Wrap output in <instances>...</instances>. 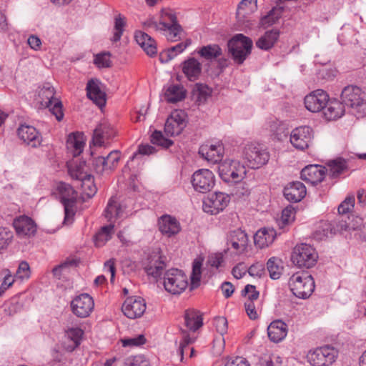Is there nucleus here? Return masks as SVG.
Returning a JSON list of instances; mask_svg holds the SVG:
<instances>
[{
    "instance_id": "nucleus-29",
    "label": "nucleus",
    "mask_w": 366,
    "mask_h": 366,
    "mask_svg": "<svg viewBox=\"0 0 366 366\" xmlns=\"http://www.w3.org/2000/svg\"><path fill=\"white\" fill-rule=\"evenodd\" d=\"M277 236V232L273 228H262L254 235V244L260 249L271 244Z\"/></svg>"
},
{
    "instance_id": "nucleus-31",
    "label": "nucleus",
    "mask_w": 366,
    "mask_h": 366,
    "mask_svg": "<svg viewBox=\"0 0 366 366\" xmlns=\"http://www.w3.org/2000/svg\"><path fill=\"white\" fill-rule=\"evenodd\" d=\"M287 334V325L282 320L273 321L267 327L269 340L274 342L282 340Z\"/></svg>"
},
{
    "instance_id": "nucleus-28",
    "label": "nucleus",
    "mask_w": 366,
    "mask_h": 366,
    "mask_svg": "<svg viewBox=\"0 0 366 366\" xmlns=\"http://www.w3.org/2000/svg\"><path fill=\"white\" fill-rule=\"evenodd\" d=\"M164 257L154 254L148 258V262L144 267L145 272L149 276L157 279L160 277L166 267Z\"/></svg>"
},
{
    "instance_id": "nucleus-58",
    "label": "nucleus",
    "mask_w": 366,
    "mask_h": 366,
    "mask_svg": "<svg viewBox=\"0 0 366 366\" xmlns=\"http://www.w3.org/2000/svg\"><path fill=\"white\" fill-rule=\"evenodd\" d=\"M125 24V18L123 16L119 14L117 16H116L114 22L115 32L114 33V36L112 39V41L117 42L120 40Z\"/></svg>"
},
{
    "instance_id": "nucleus-7",
    "label": "nucleus",
    "mask_w": 366,
    "mask_h": 366,
    "mask_svg": "<svg viewBox=\"0 0 366 366\" xmlns=\"http://www.w3.org/2000/svg\"><path fill=\"white\" fill-rule=\"evenodd\" d=\"M338 350L330 345H325L310 351L307 355L312 366H329L335 362Z\"/></svg>"
},
{
    "instance_id": "nucleus-1",
    "label": "nucleus",
    "mask_w": 366,
    "mask_h": 366,
    "mask_svg": "<svg viewBox=\"0 0 366 366\" xmlns=\"http://www.w3.org/2000/svg\"><path fill=\"white\" fill-rule=\"evenodd\" d=\"M288 285L295 297L303 300L311 296L315 287L312 275L305 272L292 274L289 279Z\"/></svg>"
},
{
    "instance_id": "nucleus-51",
    "label": "nucleus",
    "mask_w": 366,
    "mask_h": 366,
    "mask_svg": "<svg viewBox=\"0 0 366 366\" xmlns=\"http://www.w3.org/2000/svg\"><path fill=\"white\" fill-rule=\"evenodd\" d=\"M202 263L199 261H194L192 264V271L190 277V290L197 288L200 284Z\"/></svg>"
},
{
    "instance_id": "nucleus-60",
    "label": "nucleus",
    "mask_w": 366,
    "mask_h": 366,
    "mask_svg": "<svg viewBox=\"0 0 366 366\" xmlns=\"http://www.w3.org/2000/svg\"><path fill=\"white\" fill-rule=\"evenodd\" d=\"M121 157V153L119 150L112 151L104 159L107 161V167L108 172H111L117 167Z\"/></svg>"
},
{
    "instance_id": "nucleus-53",
    "label": "nucleus",
    "mask_w": 366,
    "mask_h": 366,
    "mask_svg": "<svg viewBox=\"0 0 366 366\" xmlns=\"http://www.w3.org/2000/svg\"><path fill=\"white\" fill-rule=\"evenodd\" d=\"M235 163H240L237 160H225L221 162L218 167L219 174L222 180H227L229 179L228 174L232 172L233 167H237V164Z\"/></svg>"
},
{
    "instance_id": "nucleus-59",
    "label": "nucleus",
    "mask_w": 366,
    "mask_h": 366,
    "mask_svg": "<svg viewBox=\"0 0 366 366\" xmlns=\"http://www.w3.org/2000/svg\"><path fill=\"white\" fill-rule=\"evenodd\" d=\"M151 142L152 144L161 146L164 148H169L173 144L172 140L165 138L161 132L157 130L152 133Z\"/></svg>"
},
{
    "instance_id": "nucleus-22",
    "label": "nucleus",
    "mask_w": 366,
    "mask_h": 366,
    "mask_svg": "<svg viewBox=\"0 0 366 366\" xmlns=\"http://www.w3.org/2000/svg\"><path fill=\"white\" fill-rule=\"evenodd\" d=\"M159 230L162 234L171 237L181 231L179 221L169 214H164L158 219Z\"/></svg>"
},
{
    "instance_id": "nucleus-30",
    "label": "nucleus",
    "mask_w": 366,
    "mask_h": 366,
    "mask_svg": "<svg viewBox=\"0 0 366 366\" xmlns=\"http://www.w3.org/2000/svg\"><path fill=\"white\" fill-rule=\"evenodd\" d=\"M199 153L208 162L216 164L222 161L223 147L220 144L203 146L200 147Z\"/></svg>"
},
{
    "instance_id": "nucleus-13",
    "label": "nucleus",
    "mask_w": 366,
    "mask_h": 366,
    "mask_svg": "<svg viewBox=\"0 0 366 366\" xmlns=\"http://www.w3.org/2000/svg\"><path fill=\"white\" fill-rule=\"evenodd\" d=\"M313 138V131L310 127H297L290 133V142L297 149L304 150L309 147Z\"/></svg>"
},
{
    "instance_id": "nucleus-21",
    "label": "nucleus",
    "mask_w": 366,
    "mask_h": 366,
    "mask_svg": "<svg viewBox=\"0 0 366 366\" xmlns=\"http://www.w3.org/2000/svg\"><path fill=\"white\" fill-rule=\"evenodd\" d=\"M337 232H340L338 227V219L332 222L322 220L317 224L313 232V237L317 241H322L332 237Z\"/></svg>"
},
{
    "instance_id": "nucleus-32",
    "label": "nucleus",
    "mask_w": 366,
    "mask_h": 366,
    "mask_svg": "<svg viewBox=\"0 0 366 366\" xmlns=\"http://www.w3.org/2000/svg\"><path fill=\"white\" fill-rule=\"evenodd\" d=\"M134 38L137 44L144 49L147 55L150 56L156 55L157 49L153 38L141 31L135 32Z\"/></svg>"
},
{
    "instance_id": "nucleus-61",
    "label": "nucleus",
    "mask_w": 366,
    "mask_h": 366,
    "mask_svg": "<svg viewBox=\"0 0 366 366\" xmlns=\"http://www.w3.org/2000/svg\"><path fill=\"white\" fill-rule=\"evenodd\" d=\"M31 275L30 267L28 262L22 261L19 263L14 279L24 280L29 278Z\"/></svg>"
},
{
    "instance_id": "nucleus-3",
    "label": "nucleus",
    "mask_w": 366,
    "mask_h": 366,
    "mask_svg": "<svg viewBox=\"0 0 366 366\" xmlns=\"http://www.w3.org/2000/svg\"><path fill=\"white\" fill-rule=\"evenodd\" d=\"M60 202L64 208V224H71L75 214L77 192L73 187L64 182H60L56 187Z\"/></svg>"
},
{
    "instance_id": "nucleus-24",
    "label": "nucleus",
    "mask_w": 366,
    "mask_h": 366,
    "mask_svg": "<svg viewBox=\"0 0 366 366\" xmlns=\"http://www.w3.org/2000/svg\"><path fill=\"white\" fill-rule=\"evenodd\" d=\"M116 134L114 127L107 122H101L94 130L92 142L94 145L101 147L104 141L113 138Z\"/></svg>"
},
{
    "instance_id": "nucleus-8",
    "label": "nucleus",
    "mask_w": 366,
    "mask_h": 366,
    "mask_svg": "<svg viewBox=\"0 0 366 366\" xmlns=\"http://www.w3.org/2000/svg\"><path fill=\"white\" fill-rule=\"evenodd\" d=\"M244 157L248 165L252 168H259L269 159V153L267 149L258 144L250 143L245 146L243 152Z\"/></svg>"
},
{
    "instance_id": "nucleus-11",
    "label": "nucleus",
    "mask_w": 366,
    "mask_h": 366,
    "mask_svg": "<svg viewBox=\"0 0 366 366\" xmlns=\"http://www.w3.org/2000/svg\"><path fill=\"white\" fill-rule=\"evenodd\" d=\"M94 307L93 298L86 293L76 296L71 302L72 312L77 317L84 318L89 316Z\"/></svg>"
},
{
    "instance_id": "nucleus-9",
    "label": "nucleus",
    "mask_w": 366,
    "mask_h": 366,
    "mask_svg": "<svg viewBox=\"0 0 366 366\" xmlns=\"http://www.w3.org/2000/svg\"><path fill=\"white\" fill-rule=\"evenodd\" d=\"M192 184L196 191L206 193L214 186V176L209 169H199L192 175Z\"/></svg>"
},
{
    "instance_id": "nucleus-43",
    "label": "nucleus",
    "mask_w": 366,
    "mask_h": 366,
    "mask_svg": "<svg viewBox=\"0 0 366 366\" xmlns=\"http://www.w3.org/2000/svg\"><path fill=\"white\" fill-rule=\"evenodd\" d=\"M267 269L272 280H278L282 273L283 266L280 259L272 257L267 262Z\"/></svg>"
},
{
    "instance_id": "nucleus-39",
    "label": "nucleus",
    "mask_w": 366,
    "mask_h": 366,
    "mask_svg": "<svg viewBox=\"0 0 366 366\" xmlns=\"http://www.w3.org/2000/svg\"><path fill=\"white\" fill-rule=\"evenodd\" d=\"M197 54L205 60L212 61L222 56V50L218 44H213L202 46Z\"/></svg>"
},
{
    "instance_id": "nucleus-49",
    "label": "nucleus",
    "mask_w": 366,
    "mask_h": 366,
    "mask_svg": "<svg viewBox=\"0 0 366 366\" xmlns=\"http://www.w3.org/2000/svg\"><path fill=\"white\" fill-rule=\"evenodd\" d=\"M235 164H237V167H233V169H232V172L228 174L229 179L223 180L224 182L228 183H238L246 177L247 169L244 164L241 163H235Z\"/></svg>"
},
{
    "instance_id": "nucleus-52",
    "label": "nucleus",
    "mask_w": 366,
    "mask_h": 366,
    "mask_svg": "<svg viewBox=\"0 0 366 366\" xmlns=\"http://www.w3.org/2000/svg\"><path fill=\"white\" fill-rule=\"evenodd\" d=\"M14 239L13 232L4 227H0V251L6 249L12 243Z\"/></svg>"
},
{
    "instance_id": "nucleus-27",
    "label": "nucleus",
    "mask_w": 366,
    "mask_h": 366,
    "mask_svg": "<svg viewBox=\"0 0 366 366\" xmlns=\"http://www.w3.org/2000/svg\"><path fill=\"white\" fill-rule=\"evenodd\" d=\"M83 335L84 331L79 327H69L65 330L64 348L68 352H73L80 345Z\"/></svg>"
},
{
    "instance_id": "nucleus-50",
    "label": "nucleus",
    "mask_w": 366,
    "mask_h": 366,
    "mask_svg": "<svg viewBox=\"0 0 366 366\" xmlns=\"http://www.w3.org/2000/svg\"><path fill=\"white\" fill-rule=\"evenodd\" d=\"M3 307L4 313L11 316L21 312L23 309V305L19 301V297H14L10 300L5 302Z\"/></svg>"
},
{
    "instance_id": "nucleus-18",
    "label": "nucleus",
    "mask_w": 366,
    "mask_h": 366,
    "mask_svg": "<svg viewBox=\"0 0 366 366\" xmlns=\"http://www.w3.org/2000/svg\"><path fill=\"white\" fill-rule=\"evenodd\" d=\"M186 127L185 114L182 111H175L167 118L164 132L168 136H177L182 133Z\"/></svg>"
},
{
    "instance_id": "nucleus-35",
    "label": "nucleus",
    "mask_w": 366,
    "mask_h": 366,
    "mask_svg": "<svg viewBox=\"0 0 366 366\" xmlns=\"http://www.w3.org/2000/svg\"><path fill=\"white\" fill-rule=\"evenodd\" d=\"M54 88L50 83H44L39 87L38 97L40 104L44 107H50L56 99L54 98Z\"/></svg>"
},
{
    "instance_id": "nucleus-44",
    "label": "nucleus",
    "mask_w": 366,
    "mask_h": 366,
    "mask_svg": "<svg viewBox=\"0 0 366 366\" xmlns=\"http://www.w3.org/2000/svg\"><path fill=\"white\" fill-rule=\"evenodd\" d=\"M186 327L192 331H196L202 325V320L198 312L194 310H187L184 314Z\"/></svg>"
},
{
    "instance_id": "nucleus-63",
    "label": "nucleus",
    "mask_w": 366,
    "mask_h": 366,
    "mask_svg": "<svg viewBox=\"0 0 366 366\" xmlns=\"http://www.w3.org/2000/svg\"><path fill=\"white\" fill-rule=\"evenodd\" d=\"M355 196L353 194L349 195L339 205L338 212L340 214H345L348 213L354 207L355 205Z\"/></svg>"
},
{
    "instance_id": "nucleus-56",
    "label": "nucleus",
    "mask_w": 366,
    "mask_h": 366,
    "mask_svg": "<svg viewBox=\"0 0 366 366\" xmlns=\"http://www.w3.org/2000/svg\"><path fill=\"white\" fill-rule=\"evenodd\" d=\"M355 35V31L350 25H344L338 35V40L341 44H347L352 41Z\"/></svg>"
},
{
    "instance_id": "nucleus-2",
    "label": "nucleus",
    "mask_w": 366,
    "mask_h": 366,
    "mask_svg": "<svg viewBox=\"0 0 366 366\" xmlns=\"http://www.w3.org/2000/svg\"><path fill=\"white\" fill-rule=\"evenodd\" d=\"M227 46L234 61L242 64L251 54L253 42L244 34H237L228 41Z\"/></svg>"
},
{
    "instance_id": "nucleus-17",
    "label": "nucleus",
    "mask_w": 366,
    "mask_h": 366,
    "mask_svg": "<svg viewBox=\"0 0 366 366\" xmlns=\"http://www.w3.org/2000/svg\"><path fill=\"white\" fill-rule=\"evenodd\" d=\"M162 17L164 20H167V26L165 27V35L168 41H177L181 39L183 29L178 23L175 14L170 11H163Z\"/></svg>"
},
{
    "instance_id": "nucleus-6",
    "label": "nucleus",
    "mask_w": 366,
    "mask_h": 366,
    "mask_svg": "<svg viewBox=\"0 0 366 366\" xmlns=\"http://www.w3.org/2000/svg\"><path fill=\"white\" fill-rule=\"evenodd\" d=\"M164 289L172 295H179L188 286L187 275L180 269H170L164 275Z\"/></svg>"
},
{
    "instance_id": "nucleus-41",
    "label": "nucleus",
    "mask_w": 366,
    "mask_h": 366,
    "mask_svg": "<svg viewBox=\"0 0 366 366\" xmlns=\"http://www.w3.org/2000/svg\"><path fill=\"white\" fill-rule=\"evenodd\" d=\"M327 166L330 168V175L332 178L338 177L348 169L347 162L342 157L329 161Z\"/></svg>"
},
{
    "instance_id": "nucleus-15",
    "label": "nucleus",
    "mask_w": 366,
    "mask_h": 366,
    "mask_svg": "<svg viewBox=\"0 0 366 366\" xmlns=\"http://www.w3.org/2000/svg\"><path fill=\"white\" fill-rule=\"evenodd\" d=\"M338 227L340 232L343 231L348 232L352 237L355 239L356 233L362 232L366 224L363 219L355 215L340 216L338 218Z\"/></svg>"
},
{
    "instance_id": "nucleus-16",
    "label": "nucleus",
    "mask_w": 366,
    "mask_h": 366,
    "mask_svg": "<svg viewBox=\"0 0 366 366\" xmlns=\"http://www.w3.org/2000/svg\"><path fill=\"white\" fill-rule=\"evenodd\" d=\"M328 100L329 96L325 91L317 89L305 97V105L311 112H318L325 108Z\"/></svg>"
},
{
    "instance_id": "nucleus-33",
    "label": "nucleus",
    "mask_w": 366,
    "mask_h": 366,
    "mask_svg": "<svg viewBox=\"0 0 366 366\" xmlns=\"http://www.w3.org/2000/svg\"><path fill=\"white\" fill-rule=\"evenodd\" d=\"M345 106L342 101H330L329 99L326 106L322 109L324 116L329 121L335 120L344 114L345 111Z\"/></svg>"
},
{
    "instance_id": "nucleus-54",
    "label": "nucleus",
    "mask_w": 366,
    "mask_h": 366,
    "mask_svg": "<svg viewBox=\"0 0 366 366\" xmlns=\"http://www.w3.org/2000/svg\"><path fill=\"white\" fill-rule=\"evenodd\" d=\"M280 357L272 354H263L259 360V366H281Z\"/></svg>"
},
{
    "instance_id": "nucleus-23",
    "label": "nucleus",
    "mask_w": 366,
    "mask_h": 366,
    "mask_svg": "<svg viewBox=\"0 0 366 366\" xmlns=\"http://www.w3.org/2000/svg\"><path fill=\"white\" fill-rule=\"evenodd\" d=\"M17 134L24 143L31 147H36L41 144V137L32 126L21 124L17 130Z\"/></svg>"
},
{
    "instance_id": "nucleus-36",
    "label": "nucleus",
    "mask_w": 366,
    "mask_h": 366,
    "mask_svg": "<svg viewBox=\"0 0 366 366\" xmlns=\"http://www.w3.org/2000/svg\"><path fill=\"white\" fill-rule=\"evenodd\" d=\"M280 36L278 29H272L267 31L256 42V46L262 50L271 49L277 42Z\"/></svg>"
},
{
    "instance_id": "nucleus-45",
    "label": "nucleus",
    "mask_w": 366,
    "mask_h": 366,
    "mask_svg": "<svg viewBox=\"0 0 366 366\" xmlns=\"http://www.w3.org/2000/svg\"><path fill=\"white\" fill-rule=\"evenodd\" d=\"M282 13V8H272L269 13L261 18L259 25L262 27L267 28L277 22L281 17Z\"/></svg>"
},
{
    "instance_id": "nucleus-64",
    "label": "nucleus",
    "mask_w": 366,
    "mask_h": 366,
    "mask_svg": "<svg viewBox=\"0 0 366 366\" xmlns=\"http://www.w3.org/2000/svg\"><path fill=\"white\" fill-rule=\"evenodd\" d=\"M124 364L125 366H150L149 360L141 355L128 357Z\"/></svg>"
},
{
    "instance_id": "nucleus-12",
    "label": "nucleus",
    "mask_w": 366,
    "mask_h": 366,
    "mask_svg": "<svg viewBox=\"0 0 366 366\" xmlns=\"http://www.w3.org/2000/svg\"><path fill=\"white\" fill-rule=\"evenodd\" d=\"M144 299L139 296L127 297L123 303L122 310L129 319H136L142 316L146 310Z\"/></svg>"
},
{
    "instance_id": "nucleus-34",
    "label": "nucleus",
    "mask_w": 366,
    "mask_h": 366,
    "mask_svg": "<svg viewBox=\"0 0 366 366\" xmlns=\"http://www.w3.org/2000/svg\"><path fill=\"white\" fill-rule=\"evenodd\" d=\"M182 71L188 80H197L202 73V64L194 58H189L183 62Z\"/></svg>"
},
{
    "instance_id": "nucleus-38",
    "label": "nucleus",
    "mask_w": 366,
    "mask_h": 366,
    "mask_svg": "<svg viewBox=\"0 0 366 366\" xmlns=\"http://www.w3.org/2000/svg\"><path fill=\"white\" fill-rule=\"evenodd\" d=\"M84 146L83 141V134L79 132L71 133L66 140V147L68 149H73V155L76 157L79 155Z\"/></svg>"
},
{
    "instance_id": "nucleus-19",
    "label": "nucleus",
    "mask_w": 366,
    "mask_h": 366,
    "mask_svg": "<svg viewBox=\"0 0 366 366\" xmlns=\"http://www.w3.org/2000/svg\"><path fill=\"white\" fill-rule=\"evenodd\" d=\"M247 244L248 237L244 231L237 229L227 234V249H233L236 254L242 253L245 251Z\"/></svg>"
},
{
    "instance_id": "nucleus-37",
    "label": "nucleus",
    "mask_w": 366,
    "mask_h": 366,
    "mask_svg": "<svg viewBox=\"0 0 366 366\" xmlns=\"http://www.w3.org/2000/svg\"><path fill=\"white\" fill-rule=\"evenodd\" d=\"M186 92L179 84H172L166 89L165 99L169 103H176L185 98Z\"/></svg>"
},
{
    "instance_id": "nucleus-4",
    "label": "nucleus",
    "mask_w": 366,
    "mask_h": 366,
    "mask_svg": "<svg viewBox=\"0 0 366 366\" xmlns=\"http://www.w3.org/2000/svg\"><path fill=\"white\" fill-rule=\"evenodd\" d=\"M362 89L355 85L345 86L341 93V101L345 107L358 113L366 112V99Z\"/></svg>"
},
{
    "instance_id": "nucleus-55",
    "label": "nucleus",
    "mask_w": 366,
    "mask_h": 366,
    "mask_svg": "<svg viewBox=\"0 0 366 366\" xmlns=\"http://www.w3.org/2000/svg\"><path fill=\"white\" fill-rule=\"evenodd\" d=\"M83 192L88 197L91 198L97 193V188L93 182V177L89 174L81 183Z\"/></svg>"
},
{
    "instance_id": "nucleus-48",
    "label": "nucleus",
    "mask_w": 366,
    "mask_h": 366,
    "mask_svg": "<svg viewBox=\"0 0 366 366\" xmlns=\"http://www.w3.org/2000/svg\"><path fill=\"white\" fill-rule=\"evenodd\" d=\"M211 93L210 88L204 84L197 83L193 89V96L196 97L197 102L199 104L205 102L207 98L210 97Z\"/></svg>"
},
{
    "instance_id": "nucleus-20",
    "label": "nucleus",
    "mask_w": 366,
    "mask_h": 366,
    "mask_svg": "<svg viewBox=\"0 0 366 366\" xmlns=\"http://www.w3.org/2000/svg\"><path fill=\"white\" fill-rule=\"evenodd\" d=\"M327 171L322 165L310 164L302 169L300 175L302 179L315 185L323 181Z\"/></svg>"
},
{
    "instance_id": "nucleus-14",
    "label": "nucleus",
    "mask_w": 366,
    "mask_h": 366,
    "mask_svg": "<svg viewBox=\"0 0 366 366\" xmlns=\"http://www.w3.org/2000/svg\"><path fill=\"white\" fill-rule=\"evenodd\" d=\"M16 235L20 238H30L36 232V224L34 221L26 216L21 215L16 217L12 224Z\"/></svg>"
},
{
    "instance_id": "nucleus-25",
    "label": "nucleus",
    "mask_w": 366,
    "mask_h": 366,
    "mask_svg": "<svg viewBox=\"0 0 366 366\" xmlns=\"http://www.w3.org/2000/svg\"><path fill=\"white\" fill-rule=\"evenodd\" d=\"M101 82L98 79H90L86 84V96L98 107L106 104V94L100 88Z\"/></svg>"
},
{
    "instance_id": "nucleus-42",
    "label": "nucleus",
    "mask_w": 366,
    "mask_h": 366,
    "mask_svg": "<svg viewBox=\"0 0 366 366\" xmlns=\"http://www.w3.org/2000/svg\"><path fill=\"white\" fill-rule=\"evenodd\" d=\"M114 233V225L110 224L102 227L94 236V244L100 247L104 245L112 237Z\"/></svg>"
},
{
    "instance_id": "nucleus-40",
    "label": "nucleus",
    "mask_w": 366,
    "mask_h": 366,
    "mask_svg": "<svg viewBox=\"0 0 366 366\" xmlns=\"http://www.w3.org/2000/svg\"><path fill=\"white\" fill-rule=\"evenodd\" d=\"M122 208L116 197H111L104 210V215L107 220L109 222L114 221L122 215Z\"/></svg>"
},
{
    "instance_id": "nucleus-46",
    "label": "nucleus",
    "mask_w": 366,
    "mask_h": 366,
    "mask_svg": "<svg viewBox=\"0 0 366 366\" xmlns=\"http://www.w3.org/2000/svg\"><path fill=\"white\" fill-rule=\"evenodd\" d=\"M257 0H242L237 7V17L244 18L247 14L253 13L257 8Z\"/></svg>"
},
{
    "instance_id": "nucleus-5",
    "label": "nucleus",
    "mask_w": 366,
    "mask_h": 366,
    "mask_svg": "<svg viewBox=\"0 0 366 366\" xmlns=\"http://www.w3.org/2000/svg\"><path fill=\"white\" fill-rule=\"evenodd\" d=\"M318 259V254L314 247L307 244H300L293 249L291 259L294 264L300 268L314 267Z\"/></svg>"
},
{
    "instance_id": "nucleus-62",
    "label": "nucleus",
    "mask_w": 366,
    "mask_h": 366,
    "mask_svg": "<svg viewBox=\"0 0 366 366\" xmlns=\"http://www.w3.org/2000/svg\"><path fill=\"white\" fill-rule=\"evenodd\" d=\"M94 64L99 68L110 67V54L109 52H104L95 55Z\"/></svg>"
},
{
    "instance_id": "nucleus-10",
    "label": "nucleus",
    "mask_w": 366,
    "mask_h": 366,
    "mask_svg": "<svg viewBox=\"0 0 366 366\" xmlns=\"http://www.w3.org/2000/svg\"><path fill=\"white\" fill-rule=\"evenodd\" d=\"M229 197L223 192L211 194L203 202V210L210 214H217L223 211L229 202Z\"/></svg>"
},
{
    "instance_id": "nucleus-47",
    "label": "nucleus",
    "mask_w": 366,
    "mask_h": 366,
    "mask_svg": "<svg viewBox=\"0 0 366 366\" xmlns=\"http://www.w3.org/2000/svg\"><path fill=\"white\" fill-rule=\"evenodd\" d=\"M269 129L278 140H282L284 137H287L289 134L287 124L282 121L275 120L269 124Z\"/></svg>"
},
{
    "instance_id": "nucleus-57",
    "label": "nucleus",
    "mask_w": 366,
    "mask_h": 366,
    "mask_svg": "<svg viewBox=\"0 0 366 366\" xmlns=\"http://www.w3.org/2000/svg\"><path fill=\"white\" fill-rule=\"evenodd\" d=\"M294 214V209L292 207H286L282 210L281 218L278 220V225L280 229H284L293 222L295 219Z\"/></svg>"
},
{
    "instance_id": "nucleus-26",
    "label": "nucleus",
    "mask_w": 366,
    "mask_h": 366,
    "mask_svg": "<svg viewBox=\"0 0 366 366\" xmlns=\"http://www.w3.org/2000/svg\"><path fill=\"white\" fill-rule=\"evenodd\" d=\"M284 196L291 202H299L306 195V187L299 181L289 183L284 188Z\"/></svg>"
}]
</instances>
